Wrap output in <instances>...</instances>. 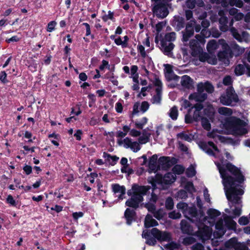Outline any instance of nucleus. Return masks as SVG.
<instances>
[{"mask_svg": "<svg viewBox=\"0 0 250 250\" xmlns=\"http://www.w3.org/2000/svg\"><path fill=\"white\" fill-rule=\"evenodd\" d=\"M217 167L224 187L229 185V183L234 185H240L244 182L245 177L240 169L232 163L228 162L223 166L218 164Z\"/></svg>", "mask_w": 250, "mask_h": 250, "instance_id": "1", "label": "nucleus"}, {"mask_svg": "<svg viewBox=\"0 0 250 250\" xmlns=\"http://www.w3.org/2000/svg\"><path fill=\"white\" fill-rule=\"evenodd\" d=\"M246 125L244 120L235 116L226 118L224 123L225 128L235 136H242L247 133L248 130L245 128Z\"/></svg>", "mask_w": 250, "mask_h": 250, "instance_id": "2", "label": "nucleus"}, {"mask_svg": "<svg viewBox=\"0 0 250 250\" xmlns=\"http://www.w3.org/2000/svg\"><path fill=\"white\" fill-rule=\"evenodd\" d=\"M224 187L225 193L228 201L230 202L232 205H239L242 203L241 197L240 196L242 195L244 191L240 188H238L239 185H229Z\"/></svg>", "mask_w": 250, "mask_h": 250, "instance_id": "3", "label": "nucleus"}, {"mask_svg": "<svg viewBox=\"0 0 250 250\" xmlns=\"http://www.w3.org/2000/svg\"><path fill=\"white\" fill-rule=\"evenodd\" d=\"M220 101L224 105L233 106L232 102L237 103L239 101V99L233 87L231 86L227 88L225 94L221 95Z\"/></svg>", "mask_w": 250, "mask_h": 250, "instance_id": "4", "label": "nucleus"}, {"mask_svg": "<svg viewBox=\"0 0 250 250\" xmlns=\"http://www.w3.org/2000/svg\"><path fill=\"white\" fill-rule=\"evenodd\" d=\"M169 4H167L163 2H161L159 1L157 2H154V6L152 10L159 19H164L169 14L168 7Z\"/></svg>", "mask_w": 250, "mask_h": 250, "instance_id": "5", "label": "nucleus"}, {"mask_svg": "<svg viewBox=\"0 0 250 250\" xmlns=\"http://www.w3.org/2000/svg\"><path fill=\"white\" fill-rule=\"evenodd\" d=\"M150 189V186H140L137 184H134L132 186L131 189L127 190V194L131 197L135 195H147Z\"/></svg>", "mask_w": 250, "mask_h": 250, "instance_id": "6", "label": "nucleus"}, {"mask_svg": "<svg viewBox=\"0 0 250 250\" xmlns=\"http://www.w3.org/2000/svg\"><path fill=\"white\" fill-rule=\"evenodd\" d=\"M151 234L158 241L170 242L172 240L171 234L167 231H162L159 230L157 228H153L151 230Z\"/></svg>", "mask_w": 250, "mask_h": 250, "instance_id": "7", "label": "nucleus"}, {"mask_svg": "<svg viewBox=\"0 0 250 250\" xmlns=\"http://www.w3.org/2000/svg\"><path fill=\"white\" fill-rule=\"evenodd\" d=\"M177 159L175 157L162 156L158 160V166H161L163 169L167 170L177 163Z\"/></svg>", "mask_w": 250, "mask_h": 250, "instance_id": "8", "label": "nucleus"}, {"mask_svg": "<svg viewBox=\"0 0 250 250\" xmlns=\"http://www.w3.org/2000/svg\"><path fill=\"white\" fill-rule=\"evenodd\" d=\"M233 57L232 52L228 44L226 43L223 45V50L220 51L217 54V57L219 61L226 62L229 64V58Z\"/></svg>", "mask_w": 250, "mask_h": 250, "instance_id": "9", "label": "nucleus"}, {"mask_svg": "<svg viewBox=\"0 0 250 250\" xmlns=\"http://www.w3.org/2000/svg\"><path fill=\"white\" fill-rule=\"evenodd\" d=\"M212 234L211 229L209 227L204 225L203 227H199L198 230L194 235L197 236L200 240L204 241L210 238Z\"/></svg>", "mask_w": 250, "mask_h": 250, "instance_id": "10", "label": "nucleus"}, {"mask_svg": "<svg viewBox=\"0 0 250 250\" xmlns=\"http://www.w3.org/2000/svg\"><path fill=\"white\" fill-rule=\"evenodd\" d=\"M145 195H135L128 199L125 203L126 206L132 208L135 210L139 207L140 203L144 201V196Z\"/></svg>", "mask_w": 250, "mask_h": 250, "instance_id": "11", "label": "nucleus"}, {"mask_svg": "<svg viewBox=\"0 0 250 250\" xmlns=\"http://www.w3.org/2000/svg\"><path fill=\"white\" fill-rule=\"evenodd\" d=\"M195 23H196L195 20H191L187 23L185 31V32H183L182 40L183 42H188L189 40V39L193 35Z\"/></svg>", "mask_w": 250, "mask_h": 250, "instance_id": "12", "label": "nucleus"}, {"mask_svg": "<svg viewBox=\"0 0 250 250\" xmlns=\"http://www.w3.org/2000/svg\"><path fill=\"white\" fill-rule=\"evenodd\" d=\"M124 218L127 225L130 226L137 219V213L135 210L130 208H127L124 212Z\"/></svg>", "mask_w": 250, "mask_h": 250, "instance_id": "13", "label": "nucleus"}, {"mask_svg": "<svg viewBox=\"0 0 250 250\" xmlns=\"http://www.w3.org/2000/svg\"><path fill=\"white\" fill-rule=\"evenodd\" d=\"M189 47L191 49V55L194 57H196L203 51V48L201 44L198 43L197 41L192 39L189 42Z\"/></svg>", "mask_w": 250, "mask_h": 250, "instance_id": "14", "label": "nucleus"}, {"mask_svg": "<svg viewBox=\"0 0 250 250\" xmlns=\"http://www.w3.org/2000/svg\"><path fill=\"white\" fill-rule=\"evenodd\" d=\"M161 50L165 55L169 56L173 49L175 45L172 42H167V41H161Z\"/></svg>", "mask_w": 250, "mask_h": 250, "instance_id": "15", "label": "nucleus"}, {"mask_svg": "<svg viewBox=\"0 0 250 250\" xmlns=\"http://www.w3.org/2000/svg\"><path fill=\"white\" fill-rule=\"evenodd\" d=\"M180 225L181 229L183 233L189 235H194L193 227L187 220H182L181 221Z\"/></svg>", "mask_w": 250, "mask_h": 250, "instance_id": "16", "label": "nucleus"}, {"mask_svg": "<svg viewBox=\"0 0 250 250\" xmlns=\"http://www.w3.org/2000/svg\"><path fill=\"white\" fill-rule=\"evenodd\" d=\"M177 31H180L185 27V21L184 18L179 16H175L171 24Z\"/></svg>", "mask_w": 250, "mask_h": 250, "instance_id": "17", "label": "nucleus"}, {"mask_svg": "<svg viewBox=\"0 0 250 250\" xmlns=\"http://www.w3.org/2000/svg\"><path fill=\"white\" fill-rule=\"evenodd\" d=\"M151 231H149L148 230L146 229L143 230L142 236L146 239V243L147 245L154 246L157 243L156 239L154 237H151Z\"/></svg>", "mask_w": 250, "mask_h": 250, "instance_id": "18", "label": "nucleus"}, {"mask_svg": "<svg viewBox=\"0 0 250 250\" xmlns=\"http://www.w3.org/2000/svg\"><path fill=\"white\" fill-rule=\"evenodd\" d=\"M181 84L183 87L188 89L194 88L193 80L188 75H185L182 77Z\"/></svg>", "mask_w": 250, "mask_h": 250, "instance_id": "19", "label": "nucleus"}, {"mask_svg": "<svg viewBox=\"0 0 250 250\" xmlns=\"http://www.w3.org/2000/svg\"><path fill=\"white\" fill-rule=\"evenodd\" d=\"M112 191L114 193H120L118 196L120 200H123L124 198V195L125 194L126 189L125 186H120L118 184L112 185Z\"/></svg>", "mask_w": 250, "mask_h": 250, "instance_id": "20", "label": "nucleus"}, {"mask_svg": "<svg viewBox=\"0 0 250 250\" xmlns=\"http://www.w3.org/2000/svg\"><path fill=\"white\" fill-rule=\"evenodd\" d=\"M207 94L205 93L194 92L189 95L188 99L190 100H194L196 102L202 103L207 99Z\"/></svg>", "mask_w": 250, "mask_h": 250, "instance_id": "21", "label": "nucleus"}, {"mask_svg": "<svg viewBox=\"0 0 250 250\" xmlns=\"http://www.w3.org/2000/svg\"><path fill=\"white\" fill-rule=\"evenodd\" d=\"M175 180L176 176L173 173L168 172L162 178L161 182L163 184L169 185L174 183Z\"/></svg>", "mask_w": 250, "mask_h": 250, "instance_id": "22", "label": "nucleus"}, {"mask_svg": "<svg viewBox=\"0 0 250 250\" xmlns=\"http://www.w3.org/2000/svg\"><path fill=\"white\" fill-rule=\"evenodd\" d=\"M158 225V222L153 219L150 214H148L146 215L144 221V226L146 228L148 229Z\"/></svg>", "mask_w": 250, "mask_h": 250, "instance_id": "23", "label": "nucleus"}, {"mask_svg": "<svg viewBox=\"0 0 250 250\" xmlns=\"http://www.w3.org/2000/svg\"><path fill=\"white\" fill-rule=\"evenodd\" d=\"M246 62H244V64H238L235 66L234 69L235 75L239 76L244 74L246 72Z\"/></svg>", "mask_w": 250, "mask_h": 250, "instance_id": "24", "label": "nucleus"}, {"mask_svg": "<svg viewBox=\"0 0 250 250\" xmlns=\"http://www.w3.org/2000/svg\"><path fill=\"white\" fill-rule=\"evenodd\" d=\"M156 94L152 97V103L153 104H160L162 100V90L160 88H156Z\"/></svg>", "mask_w": 250, "mask_h": 250, "instance_id": "25", "label": "nucleus"}, {"mask_svg": "<svg viewBox=\"0 0 250 250\" xmlns=\"http://www.w3.org/2000/svg\"><path fill=\"white\" fill-rule=\"evenodd\" d=\"M225 222L226 225L229 229H236L237 224L231 217L227 216V218L225 219Z\"/></svg>", "mask_w": 250, "mask_h": 250, "instance_id": "26", "label": "nucleus"}, {"mask_svg": "<svg viewBox=\"0 0 250 250\" xmlns=\"http://www.w3.org/2000/svg\"><path fill=\"white\" fill-rule=\"evenodd\" d=\"M201 121L203 128L207 131H210L211 129V125L208 119L206 117H202Z\"/></svg>", "mask_w": 250, "mask_h": 250, "instance_id": "27", "label": "nucleus"}, {"mask_svg": "<svg viewBox=\"0 0 250 250\" xmlns=\"http://www.w3.org/2000/svg\"><path fill=\"white\" fill-rule=\"evenodd\" d=\"M218 111L220 114L225 116H230L232 114V110L231 108L226 107H219Z\"/></svg>", "mask_w": 250, "mask_h": 250, "instance_id": "28", "label": "nucleus"}, {"mask_svg": "<svg viewBox=\"0 0 250 250\" xmlns=\"http://www.w3.org/2000/svg\"><path fill=\"white\" fill-rule=\"evenodd\" d=\"M103 156L104 158H106L108 161H109V159H111L112 163H110L111 166H114L116 164L119 158L116 155L112 156L110 154H108L105 152H104Z\"/></svg>", "mask_w": 250, "mask_h": 250, "instance_id": "29", "label": "nucleus"}, {"mask_svg": "<svg viewBox=\"0 0 250 250\" xmlns=\"http://www.w3.org/2000/svg\"><path fill=\"white\" fill-rule=\"evenodd\" d=\"M178 116V108L176 106H173L169 110V116L173 120H176Z\"/></svg>", "mask_w": 250, "mask_h": 250, "instance_id": "30", "label": "nucleus"}, {"mask_svg": "<svg viewBox=\"0 0 250 250\" xmlns=\"http://www.w3.org/2000/svg\"><path fill=\"white\" fill-rule=\"evenodd\" d=\"M204 113L208 119L212 122L213 121L214 118V112L212 109L208 107L204 109Z\"/></svg>", "mask_w": 250, "mask_h": 250, "instance_id": "31", "label": "nucleus"}, {"mask_svg": "<svg viewBox=\"0 0 250 250\" xmlns=\"http://www.w3.org/2000/svg\"><path fill=\"white\" fill-rule=\"evenodd\" d=\"M158 156L157 154L153 155L150 158L148 163V166L150 168L154 169L156 167Z\"/></svg>", "mask_w": 250, "mask_h": 250, "instance_id": "32", "label": "nucleus"}, {"mask_svg": "<svg viewBox=\"0 0 250 250\" xmlns=\"http://www.w3.org/2000/svg\"><path fill=\"white\" fill-rule=\"evenodd\" d=\"M207 214L211 219H214L215 218L220 216L221 212L214 208H209Z\"/></svg>", "mask_w": 250, "mask_h": 250, "instance_id": "33", "label": "nucleus"}, {"mask_svg": "<svg viewBox=\"0 0 250 250\" xmlns=\"http://www.w3.org/2000/svg\"><path fill=\"white\" fill-rule=\"evenodd\" d=\"M174 174L178 175L182 174L185 171V167L181 165H176L173 167L172 169Z\"/></svg>", "mask_w": 250, "mask_h": 250, "instance_id": "34", "label": "nucleus"}, {"mask_svg": "<svg viewBox=\"0 0 250 250\" xmlns=\"http://www.w3.org/2000/svg\"><path fill=\"white\" fill-rule=\"evenodd\" d=\"M219 23L222 25L220 27V30L224 32L226 31L228 28L227 26L228 19L226 17L221 18L219 20Z\"/></svg>", "mask_w": 250, "mask_h": 250, "instance_id": "35", "label": "nucleus"}, {"mask_svg": "<svg viewBox=\"0 0 250 250\" xmlns=\"http://www.w3.org/2000/svg\"><path fill=\"white\" fill-rule=\"evenodd\" d=\"M148 119L146 117L142 118L140 122H136L135 123V127L139 129H142L144 126L147 124Z\"/></svg>", "mask_w": 250, "mask_h": 250, "instance_id": "36", "label": "nucleus"}, {"mask_svg": "<svg viewBox=\"0 0 250 250\" xmlns=\"http://www.w3.org/2000/svg\"><path fill=\"white\" fill-rule=\"evenodd\" d=\"M176 39V34L174 32L167 33L165 38L163 39L164 41H167V42H171L174 41Z\"/></svg>", "mask_w": 250, "mask_h": 250, "instance_id": "37", "label": "nucleus"}, {"mask_svg": "<svg viewBox=\"0 0 250 250\" xmlns=\"http://www.w3.org/2000/svg\"><path fill=\"white\" fill-rule=\"evenodd\" d=\"M174 207V202L172 197H168L165 202V208L167 210H171Z\"/></svg>", "mask_w": 250, "mask_h": 250, "instance_id": "38", "label": "nucleus"}, {"mask_svg": "<svg viewBox=\"0 0 250 250\" xmlns=\"http://www.w3.org/2000/svg\"><path fill=\"white\" fill-rule=\"evenodd\" d=\"M196 239L192 236H187L185 237L183 240V244L185 246H188L196 242Z\"/></svg>", "mask_w": 250, "mask_h": 250, "instance_id": "39", "label": "nucleus"}, {"mask_svg": "<svg viewBox=\"0 0 250 250\" xmlns=\"http://www.w3.org/2000/svg\"><path fill=\"white\" fill-rule=\"evenodd\" d=\"M215 228L218 230L221 231L223 234L225 233V230L224 229L223 221L222 219H220L217 221L215 224Z\"/></svg>", "mask_w": 250, "mask_h": 250, "instance_id": "40", "label": "nucleus"}, {"mask_svg": "<svg viewBox=\"0 0 250 250\" xmlns=\"http://www.w3.org/2000/svg\"><path fill=\"white\" fill-rule=\"evenodd\" d=\"M196 170L192 165H190L186 170V173L188 177H192L196 174Z\"/></svg>", "mask_w": 250, "mask_h": 250, "instance_id": "41", "label": "nucleus"}, {"mask_svg": "<svg viewBox=\"0 0 250 250\" xmlns=\"http://www.w3.org/2000/svg\"><path fill=\"white\" fill-rule=\"evenodd\" d=\"M186 191L187 190L189 193H192L195 191L193 184L192 182H188L185 186Z\"/></svg>", "mask_w": 250, "mask_h": 250, "instance_id": "42", "label": "nucleus"}, {"mask_svg": "<svg viewBox=\"0 0 250 250\" xmlns=\"http://www.w3.org/2000/svg\"><path fill=\"white\" fill-rule=\"evenodd\" d=\"M238 243V242L235 238H232L226 242V245L228 247L233 248L235 249V246L237 245Z\"/></svg>", "mask_w": 250, "mask_h": 250, "instance_id": "43", "label": "nucleus"}, {"mask_svg": "<svg viewBox=\"0 0 250 250\" xmlns=\"http://www.w3.org/2000/svg\"><path fill=\"white\" fill-rule=\"evenodd\" d=\"M165 247L168 250H175L176 249H178L179 245L176 242L171 241V242L166 244L165 246Z\"/></svg>", "mask_w": 250, "mask_h": 250, "instance_id": "44", "label": "nucleus"}, {"mask_svg": "<svg viewBox=\"0 0 250 250\" xmlns=\"http://www.w3.org/2000/svg\"><path fill=\"white\" fill-rule=\"evenodd\" d=\"M197 57H199V61L203 62L207 61L209 58V55L206 52H203V51L200 53Z\"/></svg>", "mask_w": 250, "mask_h": 250, "instance_id": "45", "label": "nucleus"}, {"mask_svg": "<svg viewBox=\"0 0 250 250\" xmlns=\"http://www.w3.org/2000/svg\"><path fill=\"white\" fill-rule=\"evenodd\" d=\"M229 3L231 6H235L238 8L243 6V2L242 0H229Z\"/></svg>", "mask_w": 250, "mask_h": 250, "instance_id": "46", "label": "nucleus"}, {"mask_svg": "<svg viewBox=\"0 0 250 250\" xmlns=\"http://www.w3.org/2000/svg\"><path fill=\"white\" fill-rule=\"evenodd\" d=\"M214 88L213 85L209 82L205 83V90L208 93H212L214 91Z\"/></svg>", "mask_w": 250, "mask_h": 250, "instance_id": "47", "label": "nucleus"}, {"mask_svg": "<svg viewBox=\"0 0 250 250\" xmlns=\"http://www.w3.org/2000/svg\"><path fill=\"white\" fill-rule=\"evenodd\" d=\"M140 106V103L139 102H136L133 106V111L129 117L130 118H132L133 116L139 113V107Z\"/></svg>", "mask_w": 250, "mask_h": 250, "instance_id": "48", "label": "nucleus"}, {"mask_svg": "<svg viewBox=\"0 0 250 250\" xmlns=\"http://www.w3.org/2000/svg\"><path fill=\"white\" fill-rule=\"evenodd\" d=\"M102 20L104 22L107 21L108 20H110L111 21H113L114 18V13L113 12H111V11H109L108 12V15L105 14L104 15H103L102 17Z\"/></svg>", "mask_w": 250, "mask_h": 250, "instance_id": "49", "label": "nucleus"}, {"mask_svg": "<svg viewBox=\"0 0 250 250\" xmlns=\"http://www.w3.org/2000/svg\"><path fill=\"white\" fill-rule=\"evenodd\" d=\"M195 38L196 39H194L195 41H197L199 44H201L203 46L204 45L206 42L205 38L201 34L196 35L195 36Z\"/></svg>", "mask_w": 250, "mask_h": 250, "instance_id": "50", "label": "nucleus"}, {"mask_svg": "<svg viewBox=\"0 0 250 250\" xmlns=\"http://www.w3.org/2000/svg\"><path fill=\"white\" fill-rule=\"evenodd\" d=\"M188 213L192 217H197L198 210L195 207H191L188 208Z\"/></svg>", "mask_w": 250, "mask_h": 250, "instance_id": "51", "label": "nucleus"}, {"mask_svg": "<svg viewBox=\"0 0 250 250\" xmlns=\"http://www.w3.org/2000/svg\"><path fill=\"white\" fill-rule=\"evenodd\" d=\"M217 44L215 40H211L209 41L207 44V48L208 50L210 49L214 50L216 49Z\"/></svg>", "mask_w": 250, "mask_h": 250, "instance_id": "52", "label": "nucleus"}, {"mask_svg": "<svg viewBox=\"0 0 250 250\" xmlns=\"http://www.w3.org/2000/svg\"><path fill=\"white\" fill-rule=\"evenodd\" d=\"M181 217V214L179 212L174 210L168 213V217L172 219H179Z\"/></svg>", "mask_w": 250, "mask_h": 250, "instance_id": "53", "label": "nucleus"}, {"mask_svg": "<svg viewBox=\"0 0 250 250\" xmlns=\"http://www.w3.org/2000/svg\"><path fill=\"white\" fill-rule=\"evenodd\" d=\"M187 7L189 9H193L196 5V0H187L186 1Z\"/></svg>", "mask_w": 250, "mask_h": 250, "instance_id": "54", "label": "nucleus"}, {"mask_svg": "<svg viewBox=\"0 0 250 250\" xmlns=\"http://www.w3.org/2000/svg\"><path fill=\"white\" fill-rule=\"evenodd\" d=\"M177 137L188 142H190L191 140L188 134L185 133L184 132H182L178 133L177 134Z\"/></svg>", "mask_w": 250, "mask_h": 250, "instance_id": "55", "label": "nucleus"}, {"mask_svg": "<svg viewBox=\"0 0 250 250\" xmlns=\"http://www.w3.org/2000/svg\"><path fill=\"white\" fill-rule=\"evenodd\" d=\"M6 202L7 204H10L13 207H16L17 206V203L16 201L14 199L13 196L11 194H9L7 196L6 199Z\"/></svg>", "mask_w": 250, "mask_h": 250, "instance_id": "56", "label": "nucleus"}, {"mask_svg": "<svg viewBox=\"0 0 250 250\" xmlns=\"http://www.w3.org/2000/svg\"><path fill=\"white\" fill-rule=\"evenodd\" d=\"M150 134H148V135H146V136H144V135L138 138V143L140 144H145L146 143H147L149 141V136Z\"/></svg>", "mask_w": 250, "mask_h": 250, "instance_id": "57", "label": "nucleus"}, {"mask_svg": "<svg viewBox=\"0 0 250 250\" xmlns=\"http://www.w3.org/2000/svg\"><path fill=\"white\" fill-rule=\"evenodd\" d=\"M57 24V22L54 21H51L49 22L47 26L46 30L47 32H51L55 30V27Z\"/></svg>", "mask_w": 250, "mask_h": 250, "instance_id": "58", "label": "nucleus"}, {"mask_svg": "<svg viewBox=\"0 0 250 250\" xmlns=\"http://www.w3.org/2000/svg\"><path fill=\"white\" fill-rule=\"evenodd\" d=\"M149 107V103L147 101H143L141 103L140 110L143 113H145L148 109Z\"/></svg>", "mask_w": 250, "mask_h": 250, "instance_id": "59", "label": "nucleus"}, {"mask_svg": "<svg viewBox=\"0 0 250 250\" xmlns=\"http://www.w3.org/2000/svg\"><path fill=\"white\" fill-rule=\"evenodd\" d=\"M231 31L233 37L238 41H241L242 40L240 34L238 33L237 30L235 28H232Z\"/></svg>", "mask_w": 250, "mask_h": 250, "instance_id": "60", "label": "nucleus"}, {"mask_svg": "<svg viewBox=\"0 0 250 250\" xmlns=\"http://www.w3.org/2000/svg\"><path fill=\"white\" fill-rule=\"evenodd\" d=\"M132 142L130 138L126 137L124 139V147L126 148H132Z\"/></svg>", "mask_w": 250, "mask_h": 250, "instance_id": "61", "label": "nucleus"}, {"mask_svg": "<svg viewBox=\"0 0 250 250\" xmlns=\"http://www.w3.org/2000/svg\"><path fill=\"white\" fill-rule=\"evenodd\" d=\"M138 51L140 53L142 57L145 58L146 56V53L145 50V47L141 44H138L137 46Z\"/></svg>", "mask_w": 250, "mask_h": 250, "instance_id": "62", "label": "nucleus"}, {"mask_svg": "<svg viewBox=\"0 0 250 250\" xmlns=\"http://www.w3.org/2000/svg\"><path fill=\"white\" fill-rule=\"evenodd\" d=\"M234 249L235 250H248V247L246 245L238 242Z\"/></svg>", "mask_w": 250, "mask_h": 250, "instance_id": "63", "label": "nucleus"}, {"mask_svg": "<svg viewBox=\"0 0 250 250\" xmlns=\"http://www.w3.org/2000/svg\"><path fill=\"white\" fill-rule=\"evenodd\" d=\"M191 249L192 250H205L204 246L200 243H197L193 245Z\"/></svg>", "mask_w": 250, "mask_h": 250, "instance_id": "64", "label": "nucleus"}]
</instances>
